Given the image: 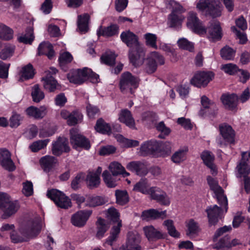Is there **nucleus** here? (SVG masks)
I'll return each mask as SVG.
<instances>
[{"label":"nucleus","instance_id":"obj_33","mask_svg":"<svg viewBox=\"0 0 250 250\" xmlns=\"http://www.w3.org/2000/svg\"><path fill=\"white\" fill-rule=\"evenodd\" d=\"M108 168L113 176L122 174L124 177H127L129 175V173L126 172L121 164L117 162H113L110 163Z\"/></svg>","mask_w":250,"mask_h":250},{"label":"nucleus","instance_id":"obj_43","mask_svg":"<svg viewBox=\"0 0 250 250\" xmlns=\"http://www.w3.org/2000/svg\"><path fill=\"white\" fill-rule=\"evenodd\" d=\"M97 232L96 233V237L101 239L103 237L105 232L107 230L109 226L105 223L104 219L99 218L97 222Z\"/></svg>","mask_w":250,"mask_h":250},{"label":"nucleus","instance_id":"obj_22","mask_svg":"<svg viewBox=\"0 0 250 250\" xmlns=\"http://www.w3.org/2000/svg\"><path fill=\"white\" fill-rule=\"evenodd\" d=\"M159 147V142L155 140H150L145 142L141 145L140 151L143 155L158 153Z\"/></svg>","mask_w":250,"mask_h":250},{"label":"nucleus","instance_id":"obj_12","mask_svg":"<svg viewBox=\"0 0 250 250\" xmlns=\"http://www.w3.org/2000/svg\"><path fill=\"white\" fill-rule=\"evenodd\" d=\"M70 133V143L73 147L76 149L78 147L89 149L90 147L89 141L83 135L75 132V130L71 129Z\"/></svg>","mask_w":250,"mask_h":250},{"label":"nucleus","instance_id":"obj_16","mask_svg":"<svg viewBox=\"0 0 250 250\" xmlns=\"http://www.w3.org/2000/svg\"><path fill=\"white\" fill-rule=\"evenodd\" d=\"M222 206L221 207H219L217 205H214L213 206L208 207L206 208V211L208 214V222L210 225H215L217 223L218 219L222 210V208L223 206L225 207V211L227 212L228 209L227 206Z\"/></svg>","mask_w":250,"mask_h":250},{"label":"nucleus","instance_id":"obj_30","mask_svg":"<svg viewBox=\"0 0 250 250\" xmlns=\"http://www.w3.org/2000/svg\"><path fill=\"white\" fill-rule=\"evenodd\" d=\"M119 119L121 122L124 123L128 127L135 128L134 120L128 109H125L121 111Z\"/></svg>","mask_w":250,"mask_h":250},{"label":"nucleus","instance_id":"obj_61","mask_svg":"<svg viewBox=\"0 0 250 250\" xmlns=\"http://www.w3.org/2000/svg\"><path fill=\"white\" fill-rule=\"evenodd\" d=\"M165 193L159 188L152 187L149 188L148 194L150 195L152 199L157 201Z\"/></svg>","mask_w":250,"mask_h":250},{"label":"nucleus","instance_id":"obj_62","mask_svg":"<svg viewBox=\"0 0 250 250\" xmlns=\"http://www.w3.org/2000/svg\"><path fill=\"white\" fill-rule=\"evenodd\" d=\"M229 244V237L225 236L220 239L213 247L214 249L219 250L225 248H230Z\"/></svg>","mask_w":250,"mask_h":250},{"label":"nucleus","instance_id":"obj_42","mask_svg":"<svg viewBox=\"0 0 250 250\" xmlns=\"http://www.w3.org/2000/svg\"><path fill=\"white\" fill-rule=\"evenodd\" d=\"M122 227L121 222H119L118 225H114L111 229L110 236L107 238L105 242L110 246H112L113 243L116 241L118 235L120 232V228Z\"/></svg>","mask_w":250,"mask_h":250},{"label":"nucleus","instance_id":"obj_8","mask_svg":"<svg viewBox=\"0 0 250 250\" xmlns=\"http://www.w3.org/2000/svg\"><path fill=\"white\" fill-rule=\"evenodd\" d=\"M207 181L211 190L213 191L215 193L219 204L222 206H228L227 197L224 196V190L222 188L219 186L218 182L211 176H208L207 177Z\"/></svg>","mask_w":250,"mask_h":250},{"label":"nucleus","instance_id":"obj_38","mask_svg":"<svg viewBox=\"0 0 250 250\" xmlns=\"http://www.w3.org/2000/svg\"><path fill=\"white\" fill-rule=\"evenodd\" d=\"M95 129L98 132L108 135L110 134L111 130L109 124L105 122L104 120L101 118L97 121Z\"/></svg>","mask_w":250,"mask_h":250},{"label":"nucleus","instance_id":"obj_15","mask_svg":"<svg viewBox=\"0 0 250 250\" xmlns=\"http://www.w3.org/2000/svg\"><path fill=\"white\" fill-rule=\"evenodd\" d=\"M0 165L9 171L15 170V167L11 158L10 152L6 148H0Z\"/></svg>","mask_w":250,"mask_h":250},{"label":"nucleus","instance_id":"obj_24","mask_svg":"<svg viewBox=\"0 0 250 250\" xmlns=\"http://www.w3.org/2000/svg\"><path fill=\"white\" fill-rule=\"evenodd\" d=\"M220 134L228 142L232 143L234 141L235 133L231 126L227 124H222L219 125Z\"/></svg>","mask_w":250,"mask_h":250},{"label":"nucleus","instance_id":"obj_32","mask_svg":"<svg viewBox=\"0 0 250 250\" xmlns=\"http://www.w3.org/2000/svg\"><path fill=\"white\" fill-rule=\"evenodd\" d=\"M119 27L116 24H111L107 27H102L100 26L97 31V34L99 36L104 37H111L118 33Z\"/></svg>","mask_w":250,"mask_h":250},{"label":"nucleus","instance_id":"obj_29","mask_svg":"<svg viewBox=\"0 0 250 250\" xmlns=\"http://www.w3.org/2000/svg\"><path fill=\"white\" fill-rule=\"evenodd\" d=\"M40 162L44 171L48 172L55 166L57 160L53 156L46 155L42 157Z\"/></svg>","mask_w":250,"mask_h":250},{"label":"nucleus","instance_id":"obj_7","mask_svg":"<svg viewBox=\"0 0 250 250\" xmlns=\"http://www.w3.org/2000/svg\"><path fill=\"white\" fill-rule=\"evenodd\" d=\"M145 56V51L142 45L129 50L128 57L130 62L135 67H138L143 64Z\"/></svg>","mask_w":250,"mask_h":250},{"label":"nucleus","instance_id":"obj_56","mask_svg":"<svg viewBox=\"0 0 250 250\" xmlns=\"http://www.w3.org/2000/svg\"><path fill=\"white\" fill-rule=\"evenodd\" d=\"M177 44L178 46L182 49L187 50L190 52H192L194 50L193 43L189 42L186 38L180 39L177 42Z\"/></svg>","mask_w":250,"mask_h":250},{"label":"nucleus","instance_id":"obj_28","mask_svg":"<svg viewBox=\"0 0 250 250\" xmlns=\"http://www.w3.org/2000/svg\"><path fill=\"white\" fill-rule=\"evenodd\" d=\"M221 99L226 108L233 110L237 106L238 97L235 94H223Z\"/></svg>","mask_w":250,"mask_h":250},{"label":"nucleus","instance_id":"obj_10","mask_svg":"<svg viewBox=\"0 0 250 250\" xmlns=\"http://www.w3.org/2000/svg\"><path fill=\"white\" fill-rule=\"evenodd\" d=\"M90 72L89 68L84 67L82 69H78L69 72L67 77L71 83L81 84L86 81V76Z\"/></svg>","mask_w":250,"mask_h":250},{"label":"nucleus","instance_id":"obj_25","mask_svg":"<svg viewBox=\"0 0 250 250\" xmlns=\"http://www.w3.org/2000/svg\"><path fill=\"white\" fill-rule=\"evenodd\" d=\"M25 112L29 117L36 119H40L46 115L47 109L44 106H41L39 108L31 106L26 109Z\"/></svg>","mask_w":250,"mask_h":250},{"label":"nucleus","instance_id":"obj_55","mask_svg":"<svg viewBox=\"0 0 250 250\" xmlns=\"http://www.w3.org/2000/svg\"><path fill=\"white\" fill-rule=\"evenodd\" d=\"M156 129L161 132V134L158 137L161 139H164L166 136H167L170 132V129L167 127L164 122H160L155 125Z\"/></svg>","mask_w":250,"mask_h":250},{"label":"nucleus","instance_id":"obj_5","mask_svg":"<svg viewBox=\"0 0 250 250\" xmlns=\"http://www.w3.org/2000/svg\"><path fill=\"white\" fill-rule=\"evenodd\" d=\"M164 63V57L158 52H153L145 62V70L148 74H152L156 70L157 64L163 65Z\"/></svg>","mask_w":250,"mask_h":250},{"label":"nucleus","instance_id":"obj_46","mask_svg":"<svg viewBox=\"0 0 250 250\" xmlns=\"http://www.w3.org/2000/svg\"><path fill=\"white\" fill-rule=\"evenodd\" d=\"M102 176L104 181L108 187L115 188L117 185V181L113 177L114 176L111 175L107 170H106L103 172Z\"/></svg>","mask_w":250,"mask_h":250},{"label":"nucleus","instance_id":"obj_64","mask_svg":"<svg viewBox=\"0 0 250 250\" xmlns=\"http://www.w3.org/2000/svg\"><path fill=\"white\" fill-rule=\"evenodd\" d=\"M73 59L72 55L67 52H64L61 54L59 60L61 66L65 65V64L70 62Z\"/></svg>","mask_w":250,"mask_h":250},{"label":"nucleus","instance_id":"obj_26","mask_svg":"<svg viewBox=\"0 0 250 250\" xmlns=\"http://www.w3.org/2000/svg\"><path fill=\"white\" fill-rule=\"evenodd\" d=\"M141 217L143 220H154L166 217V210L159 211L157 209H150L142 212Z\"/></svg>","mask_w":250,"mask_h":250},{"label":"nucleus","instance_id":"obj_53","mask_svg":"<svg viewBox=\"0 0 250 250\" xmlns=\"http://www.w3.org/2000/svg\"><path fill=\"white\" fill-rule=\"evenodd\" d=\"M144 38L146 40V45L155 49H157V45L156 44L157 37L155 34L150 33H146L144 35Z\"/></svg>","mask_w":250,"mask_h":250},{"label":"nucleus","instance_id":"obj_60","mask_svg":"<svg viewBox=\"0 0 250 250\" xmlns=\"http://www.w3.org/2000/svg\"><path fill=\"white\" fill-rule=\"evenodd\" d=\"M49 141V139H45L36 141L30 146V148L32 151L37 152L45 147Z\"/></svg>","mask_w":250,"mask_h":250},{"label":"nucleus","instance_id":"obj_9","mask_svg":"<svg viewBox=\"0 0 250 250\" xmlns=\"http://www.w3.org/2000/svg\"><path fill=\"white\" fill-rule=\"evenodd\" d=\"M206 32L208 33L209 40L212 42L220 40L223 36L220 23L215 20H212L209 22V26L206 29Z\"/></svg>","mask_w":250,"mask_h":250},{"label":"nucleus","instance_id":"obj_4","mask_svg":"<svg viewBox=\"0 0 250 250\" xmlns=\"http://www.w3.org/2000/svg\"><path fill=\"white\" fill-rule=\"evenodd\" d=\"M46 195L58 207L66 209L71 206L70 199L63 192L57 189H52L48 190Z\"/></svg>","mask_w":250,"mask_h":250},{"label":"nucleus","instance_id":"obj_44","mask_svg":"<svg viewBox=\"0 0 250 250\" xmlns=\"http://www.w3.org/2000/svg\"><path fill=\"white\" fill-rule=\"evenodd\" d=\"M116 203L120 205H124L129 201V197L125 190H117L115 192Z\"/></svg>","mask_w":250,"mask_h":250},{"label":"nucleus","instance_id":"obj_41","mask_svg":"<svg viewBox=\"0 0 250 250\" xmlns=\"http://www.w3.org/2000/svg\"><path fill=\"white\" fill-rule=\"evenodd\" d=\"M133 190L143 194H148L149 191V184L146 179H141L135 184Z\"/></svg>","mask_w":250,"mask_h":250},{"label":"nucleus","instance_id":"obj_2","mask_svg":"<svg viewBox=\"0 0 250 250\" xmlns=\"http://www.w3.org/2000/svg\"><path fill=\"white\" fill-rule=\"evenodd\" d=\"M196 8L206 16L214 18L221 15L222 8L216 0H199Z\"/></svg>","mask_w":250,"mask_h":250},{"label":"nucleus","instance_id":"obj_18","mask_svg":"<svg viewBox=\"0 0 250 250\" xmlns=\"http://www.w3.org/2000/svg\"><path fill=\"white\" fill-rule=\"evenodd\" d=\"M68 144V140L65 138L59 137L52 145L53 154L56 156H59L63 152H68L70 150Z\"/></svg>","mask_w":250,"mask_h":250},{"label":"nucleus","instance_id":"obj_35","mask_svg":"<svg viewBox=\"0 0 250 250\" xmlns=\"http://www.w3.org/2000/svg\"><path fill=\"white\" fill-rule=\"evenodd\" d=\"M188 149L187 146H184L175 151L171 156L172 161L176 164H179L184 161L187 158Z\"/></svg>","mask_w":250,"mask_h":250},{"label":"nucleus","instance_id":"obj_14","mask_svg":"<svg viewBox=\"0 0 250 250\" xmlns=\"http://www.w3.org/2000/svg\"><path fill=\"white\" fill-rule=\"evenodd\" d=\"M120 38L121 41L129 47V49L141 45L138 36L130 30L123 32L121 34Z\"/></svg>","mask_w":250,"mask_h":250},{"label":"nucleus","instance_id":"obj_3","mask_svg":"<svg viewBox=\"0 0 250 250\" xmlns=\"http://www.w3.org/2000/svg\"><path fill=\"white\" fill-rule=\"evenodd\" d=\"M139 79L133 76L130 72L123 73L120 78V88L121 92L124 94L134 93V89H136L139 85Z\"/></svg>","mask_w":250,"mask_h":250},{"label":"nucleus","instance_id":"obj_63","mask_svg":"<svg viewBox=\"0 0 250 250\" xmlns=\"http://www.w3.org/2000/svg\"><path fill=\"white\" fill-rule=\"evenodd\" d=\"M22 120V118L20 115L17 113H14L9 120L10 127L12 128L17 127L20 125L21 121Z\"/></svg>","mask_w":250,"mask_h":250},{"label":"nucleus","instance_id":"obj_17","mask_svg":"<svg viewBox=\"0 0 250 250\" xmlns=\"http://www.w3.org/2000/svg\"><path fill=\"white\" fill-rule=\"evenodd\" d=\"M92 213V210H80L74 214L71 217L72 224L78 227L85 225Z\"/></svg>","mask_w":250,"mask_h":250},{"label":"nucleus","instance_id":"obj_59","mask_svg":"<svg viewBox=\"0 0 250 250\" xmlns=\"http://www.w3.org/2000/svg\"><path fill=\"white\" fill-rule=\"evenodd\" d=\"M159 148L158 153L165 156L168 155L171 151V144L169 142L159 143Z\"/></svg>","mask_w":250,"mask_h":250},{"label":"nucleus","instance_id":"obj_39","mask_svg":"<svg viewBox=\"0 0 250 250\" xmlns=\"http://www.w3.org/2000/svg\"><path fill=\"white\" fill-rule=\"evenodd\" d=\"M86 182L89 188H93L99 186L100 178L99 176L94 174V171H90L87 175Z\"/></svg>","mask_w":250,"mask_h":250},{"label":"nucleus","instance_id":"obj_11","mask_svg":"<svg viewBox=\"0 0 250 250\" xmlns=\"http://www.w3.org/2000/svg\"><path fill=\"white\" fill-rule=\"evenodd\" d=\"M187 19V24L188 28L198 34L206 33V28L202 25V22L197 17L196 13L193 12H189Z\"/></svg>","mask_w":250,"mask_h":250},{"label":"nucleus","instance_id":"obj_50","mask_svg":"<svg viewBox=\"0 0 250 250\" xmlns=\"http://www.w3.org/2000/svg\"><path fill=\"white\" fill-rule=\"evenodd\" d=\"M106 216L108 219L112 221L114 223H117L116 225H118L119 222L122 221L119 218V213L117 210L114 208H110L107 210Z\"/></svg>","mask_w":250,"mask_h":250},{"label":"nucleus","instance_id":"obj_36","mask_svg":"<svg viewBox=\"0 0 250 250\" xmlns=\"http://www.w3.org/2000/svg\"><path fill=\"white\" fill-rule=\"evenodd\" d=\"M35 74L34 70L31 64L29 63L23 66L21 71V77L19 81L28 80L34 77Z\"/></svg>","mask_w":250,"mask_h":250},{"label":"nucleus","instance_id":"obj_48","mask_svg":"<svg viewBox=\"0 0 250 250\" xmlns=\"http://www.w3.org/2000/svg\"><path fill=\"white\" fill-rule=\"evenodd\" d=\"M34 39L33 35V29L31 27L27 28L26 33L23 36L18 38V41L21 42L31 44Z\"/></svg>","mask_w":250,"mask_h":250},{"label":"nucleus","instance_id":"obj_19","mask_svg":"<svg viewBox=\"0 0 250 250\" xmlns=\"http://www.w3.org/2000/svg\"><path fill=\"white\" fill-rule=\"evenodd\" d=\"M143 230L146 237L149 241H156L159 239H164L166 236V233L156 229L152 226L144 227Z\"/></svg>","mask_w":250,"mask_h":250},{"label":"nucleus","instance_id":"obj_23","mask_svg":"<svg viewBox=\"0 0 250 250\" xmlns=\"http://www.w3.org/2000/svg\"><path fill=\"white\" fill-rule=\"evenodd\" d=\"M20 208L19 203L15 201L8 202L6 205L0 209L2 211L3 214L1 216L2 218L6 219L16 213Z\"/></svg>","mask_w":250,"mask_h":250},{"label":"nucleus","instance_id":"obj_27","mask_svg":"<svg viewBox=\"0 0 250 250\" xmlns=\"http://www.w3.org/2000/svg\"><path fill=\"white\" fill-rule=\"evenodd\" d=\"M201 157L204 163L210 169L212 174L217 173L216 166L214 164V156L208 151H204L201 154Z\"/></svg>","mask_w":250,"mask_h":250},{"label":"nucleus","instance_id":"obj_1","mask_svg":"<svg viewBox=\"0 0 250 250\" xmlns=\"http://www.w3.org/2000/svg\"><path fill=\"white\" fill-rule=\"evenodd\" d=\"M41 226L37 220L30 219L22 223L18 229V232L11 234V240L14 243L27 241L38 235Z\"/></svg>","mask_w":250,"mask_h":250},{"label":"nucleus","instance_id":"obj_34","mask_svg":"<svg viewBox=\"0 0 250 250\" xmlns=\"http://www.w3.org/2000/svg\"><path fill=\"white\" fill-rule=\"evenodd\" d=\"M1 48L0 51V58L2 60L10 59L14 55L15 46L9 43L5 44L3 47L0 45Z\"/></svg>","mask_w":250,"mask_h":250},{"label":"nucleus","instance_id":"obj_40","mask_svg":"<svg viewBox=\"0 0 250 250\" xmlns=\"http://www.w3.org/2000/svg\"><path fill=\"white\" fill-rule=\"evenodd\" d=\"M86 206L89 207H96L104 204L107 201L101 196H89L86 200Z\"/></svg>","mask_w":250,"mask_h":250},{"label":"nucleus","instance_id":"obj_37","mask_svg":"<svg viewBox=\"0 0 250 250\" xmlns=\"http://www.w3.org/2000/svg\"><path fill=\"white\" fill-rule=\"evenodd\" d=\"M89 15L86 14L78 16V27L80 32L85 33L88 30Z\"/></svg>","mask_w":250,"mask_h":250},{"label":"nucleus","instance_id":"obj_13","mask_svg":"<svg viewBox=\"0 0 250 250\" xmlns=\"http://www.w3.org/2000/svg\"><path fill=\"white\" fill-rule=\"evenodd\" d=\"M213 77L214 74L211 72H199L194 75L191 83L198 87H204L208 84Z\"/></svg>","mask_w":250,"mask_h":250},{"label":"nucleus","instance_id":"obj_31","mask_svg":"<svg viewBox=\"0 0 250 250\" xmlns=\"http://www.w3.org/2000/svg\"><path fill=\"white\" fill-rule=\"evenodd\" d=\"M38 55H45L51 59L55 55L53 46L49 42H42L40 44L38 48Z\"/></svg>","mask_w":250,"mask_h":250},{"label":"nucleus","instance_id":"obj_58","mask_svg":"<svg viewBox=\"0 0 250 250\" xmlns=\"http://www.w3.org/2000/svg\"><path fill=\"white\" fill-rule=\"evenodd\" d=\"M184 19L182 16H179L176 14L171 13L169 15V26L171 27H176L181 23V21Z\"/></svg>","mask_w":250,"mask_h":250},{"label":"nucleus","instance_id":"obj_49","mask_svg":"<svg viewBox=\"0 0 250 250\" xmlns=\"http://www.w3.org/2000/svg\"><path fill=\"white\" fill-rule=\"evenodd\" d=\"M141 238L140 234L137 232H129L127 234V239L126 244L140 245Z\"/></svg>","mask_w":250,"mask_h":250},{"label":"nucleus","instance_id":"obj_54","mask_svg":"<svg viewBox=\"0 0 250 250\" xmlns=\"http://www.w3.org/2000/svg\"><path fill=\"white\" fill-rule=\"evenodd\" d=\"M116 56L113 53H105L101 57V62L108 65L112 66L115 63Z\"/></svg>","mask_w":250,"mask_h":250},{"label":"nucleus","instance_id":"obj_21","mask_svg":"<svg viewBox=\"0 0 250 250\" xmlns=\"http://www.w3.org/2000/svg\"><path fill=\"white\" fill-rule=\"evenodd\" d=\"M126 167L128 170L135 172L136 174L140 176H145L148 173L146 166L139 161L129 162L127 164Z\"/></svg>","mask_w":250,"mask_h":250},{"label":"nucleus","instance_id":"obj_51","mask_svg":"<svg viewBox=\"0 0 250 250\" xmlns=\"http://www.w3.org/2000/svg\"><path fill=\"white\" fill-rule=\"evenodd\" d=\"M31 95L33 101L36 103L40 102L44 98V93L40 89L38 84L33 87Z\"/></svg>","mask_w":250,"mask_h":250},{"label":"nucleus","instance_id":"obj_45","mask_svg":"<svg viewBox=\"0 0 250 250\" xmlns=\"http://www.w3.org/2000/svg\"><path fill=\"white\" fill-rule=\"evenodd\" d=\"M83 116L78 110H74L70 113V117L67 121L69 125H74L82 121Z\"/></svg>","mask_w":250,"mask_h":250},{"label":"nucleus","instance_id":"obj_57","mask_svg":"<svg viewBox=\"0 0 250 250\" xmlns=\"http://www.w3.org/2000/svg\"><path fill=\"white\" fill-rule=\"evenodd\" d=\"M164 225L167 227L169 234L173 237L178 238L180 236L179 233L176 230L175 228L173 226V221L171 220L165 221Z\"/></svg>","mask_w":250,"mask_h":250},{"label":"nucleus","instance_id":"obj_47","mask_svg":"<svg viewBox=\"0 0 250 250\" xmlns=\"http://www.w3.org/2000/svg\"><path fill=\"white\" fill-rule=\"evenodd\" d=\"M235 54V51L231 47L226 46L220 50V55L222 58L226 60L233 59Z\"/></svg>","mask_w":250,"mask_h":250},{"label":"nucleus","instance_id":"obj_6","mask_svg":"<svg viewBox=\"0 0 250 250\" xmlns=\"http://www.w3.org/2000/svg\"><path fill=\"white\" fill-rule=\"evenodd\" d=\"M58 70L55 67H50L49 70L45 71V76L42 78L44 81L43 86L49 92H54L60 86L57 81L55 79L53 75L56 74Z\"/></svg>","mask_w":250,"mask_h":250},{"label":"nucleus","instance_id":"obj_52","mask_svg":"<svg viewBox=\"0 0 250 250\" xmlns=\"http://www.w3.org/2000/svg\"><path fill=\"white\" fill-rule=\"evenodd\" d=\"M13 30L5 25L0 26V38L4 40H9L13 38Z\"/></svg>","mask_w":250,"mask_h":250},{"label":"nucleus","instance_id":"obj_20","mask_svg":"<svg viewBox=\"0 0 250 250\" xmlns=\"http://www.w3.org/2000/svg\"><path fill=\"white\" fill-rule=\"evenodd\" d=\"M246 152H243L241 153L242 158L236 167L239 177H245L248 176L250 172V166L249 165V158L246 155Z\"/></svg>","mask_w":250,"mask_h":250}]
</instances>
